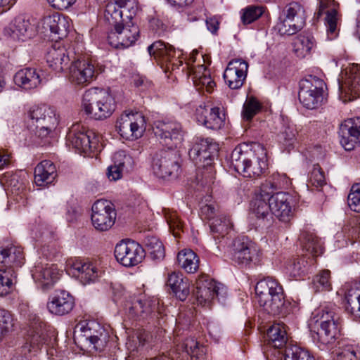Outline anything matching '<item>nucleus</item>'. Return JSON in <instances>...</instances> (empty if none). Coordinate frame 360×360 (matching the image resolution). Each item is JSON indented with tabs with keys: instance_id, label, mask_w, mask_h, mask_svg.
<instances>
[{
	"instance_id": "nucleus-39",
	"label": "nucleus",
	"mask_w": 360,
	"mask_h": 360,
	"mask_svg": "<svg viewBox=\"0 0 360 360\" xmlns=\"http://www.w3.org/2000/svg\"><path fill=\"white\" fill-rule=\"evenodd\" d=\"M167 284L181 301H184L190 294L189 280L180 272L168 274Z\"/></svg>"
},
{
	"instance_id": "nucleus-15",
	"label": "nucleus",
	"mask_w": 360,
	"mask_h": 360,
	"mask_svg": "<svg viewBox=\"0 0 360 360\" xmlns=\"http://www.w3.org/2000/svg\"><path fill=\"white\" fill-rule=\"evenodd\" d=\"M116 217L115 206L109 200H97L91 207V224L98 231L109 230L115 224Z\"/></svg>"
},
{
	"instance_id": "nucleus-34",
	"label": "nucleus",
	"mask_w": 360,
	"mask_h": 360,
	"mask_svg": "<svg viewBox=\"0 0 360 360\" xmlns=\"http://www.w3.org/2000/svg\"><path fill=\"white\" fill-rule=\"evenodd\" d=\"M189 75L192 77L195 87L200 90L205 89L207 92L211 93L214 86L215 82L211 77L210 72L204 65H193L190 62L186 63Z\"/></svg>"
},
{
	"instance_id": "nucleus-59",
	"label": "nucleus",
	"mask_w": 360,
	"mask_h": 360,
	"mask_svg": "<svg viewBox=\"0 0 360 360\" xmlns=\"http://www.w3.org/2000/svg\"><path fill=\"white\" fill-rule=\"evenodd\" d=\"M252 209L258 219H264L270 216V202L265 199H261L256 197L252 202Z\"/></svg>"
},
{
	"instance_id": "nucleus-27",
	"label": "nucleus",
	"mask_w": 360,
	"mask_h": 360,
	"mask_svg": "<svg viewBox=\"0 0 360 360\" xmlns=\"http://www.w3.org/2000/svg\"><path fill=\"white\" fill-rule=\"evenodd\" d=\"M60 271L55 264H37L32 271V278L43 290L50 289L60 278Z\"/></svg>"
},
{
	"instance_id": "nucleus-46",
	"label": "nucleus",
	"mask_w": 360,
	"mask_h": 360,
	"mask_svg": "<svg viewBox=\"0 0 360 360\" xmlns=\"http://www.w3.org/2000/svg\"><path fill=\"white\" fill-rule=\"evenodd\" d=\"M313 259L304 257L290 260L286 265V271L290 276L295 278L301 277L310 271Z\"/></svg>"
},
{
	"instance_id": "nucleus-42",
	"label": "nucleus",
	"mask_w": 360,
	"mask_h": 360,
	"mask_svg": "<svg viewBox=\"0 0 360 360\" xmlns=\"http://www.w3.org/2000/svg\"><path fill=\"white\" fill-rule=\"evenodd\" d=\"M72 268L75 273H77V276L84 285L94 282L100 275L97 267L89 262L77 260L72 264Z\"/></svg>"
},
{
	"instance_id": "nucleus-11",
	"label": "nucleus",
	"mask_w": 360,
	"mask_h": 360,
	"mask_svg": "<svg viewBox=\"0 0 360 360\" xmlns=\"http://www.w3.org/2000/svg\"><path fill=\"white\" fill-rule=\"evenodd\" d=\"M322 79L316 77L302 79L300 82L299 100L308 109H315L323 101V86Z\"/></svg>"
},
{
	"instance_id": "nucleus-62",
	"label": "nucleus",
	"mask_w": 360,
	"mask_h": 360,
	"mask_svg": "<svg viewBox=\"0 0 360 360\" xmlns=\"http://www.w3.org/2000/svg\"><path fill=\"white\" fill-rule=\"evenodd\" d=\"M303 12V7L299 3L291 2L285 6L281 15L300 22Z\"/></svg>"
},
{
	"instance_id": "nucleus-40",
	"label": "nucleus",
	"mask_w": 360,
	"mask_h": 360,
	"mask_svg": "<svg viewBox=\"0 0 360 360\" xmlns=\"http://www.w3.org/2000/svg\"><path fill=\"white\" fill-rule=\"evenodd\" d=\"M231 227L232 223L226 216L218 215L216 219H213V221L210 223V228L217 244L223 245V243H228L229 238L226 236Z\"/></svg>"
},
{
	"instance_id": "nucleus-61",
	"label": "nucleus",
	"mask_w": 360,
	"mask_h": 360,
	"mask_svg": "<svg viewBox=\"0 0 360 360\" xmlns=\"http://www.w3.org/2000/svg\"><path fill=\"white\" fill-rule=\"evenodd\" d=\"M264 13V8L259 6H249L242 11L241 20L243 24H250L257 20Z\"/></svg>"
},
{
	"instance_id": "nucleus-9",
	"label": "nucleus",
	"mask_w": 360,
	"mask_h": 360,
	"mask_svg": "<svg viewBox=\"0 0 360 360\" xmlns=\"http://www.w3.org/2000/svg\"><path fill=\"white\" fill-rule=\"evenodd\" d=\"M114 27L108 36L109 44L116 49H126L132 46L139 36V27L133 21L108 23Z\"/></svg>"
},
{
	"instance_id": "nucleus-10",
	"label": "nucleus",
	"mask_w": 360,
	"mask_h": 360,
	"mask_svg": "<svg viewBox=\"0 0 360 360\" xmlns=\"http://www.w3.org/2000/svg\"><path fill=\"white\" fill-rule=\"evenodd\" d=\"M99 73V69L92 60L75 58L69 67L68 78L72 85L85 86L95 80Z\"/></svg>"
},
{
	"instance_id": "nucleus-19",
	"label": "nucleus",
	"mask_w": 360,
	"mask_h": 360,
	"mask_svg": "<svg viewBox=\"0 0 360 360\" xmlns=\"http://www.w3.org/2000/svg\"><path fill=\"white\" fill-rule=\"evenodd\" d=\"M148 51L151 56L159 63L166 65L167 68L174 70L183 65L182 60L179 59L180 51H176L174 48L162 41H157L148 47Z\"/></svg>"
},
{
	"instance_id": "nucleus-5",
	"label": "nucleus",
	"mask_w": 360,
	"mask_h": 360,
	"mask_svg": "<svg viewBox=\"0 0 360 360\" xmlns=\"http://www.w3.org/2000/svg\"><path fill=\"white\" fill-rule=\"evenodd\" d=\"M181 162L182 160L177 151L161 150L153 158L152 169L159 178H176L181 171Z\"/></svg>"
},
{
	"instance_id": "nucleus-54",
	"label": "nucleus",
	"mask_w": 360,
	"mask_h": 360,
	"mask_svg": "<svg viewBox=\"0 0 360 360\" xmlns=\"http://www.w3.org/2000/svg\"><path fill=\"white\" fill-rule=\"evenodd\" d=\"M181 348L183 351L189 355L192 360H204L205 349L200 346L199 343L194 338H188L183 343Z\"/></svg>"
},
{
	"instance_id": "nucleus-56",
	"label": "nucleus",
	"mask_w": 360,
	"mask_h": 360,
	"mask_svg": "<svg viewBox=\"0 0 360 360\" xmlns=\"http://www.w3.org/2000/svg\"><path fill=\"white\" fill-rule=\"evenodd\" d=\"M145 246L153 259H160L165 257V248L162 242L155 236H148L145 239Z\"/></svg>"
},
{
	"instance_id": "nucleus-31",
	"label": "nucleus",
	"mask_w": 360,
	"mask_h": 360,
	"mask_svg": "<svg viewBox=\"0 0 360 360\" xmlns=\"http://www.w3.org/2000/svg\"><path fill=\"white\" fill-rule=\"evenodd\" d=\"M24 255L21 247L11 243L0 244V262L3 268L20 267L24 264Z\"/></svg>"
},
{
	"instance_id": "nucleus-14",
	"label": "nucleus",
	"mask_w": 360,
	"mask_h": 360,
	"mask_svg": "<svg viewBox=\"0 0 360 360\" xmlns=\"http://www.w3.org/2000/svg\"><path fill=\"white\" fill-rule=\"evenodd\" d=\"M153 130L155 136L169 148L181 143L184 134L181 123L169 117L156 120Z\"/></svg>"
},
{
	"instance_id": "nucleus-44",
	"label": "nucleus",
	"mask_w": 360,
	"mask_h": 360,
	"mask_svg": "<svg viewBox=\"0 0 360 360\" xmlns=\"http://www.w3.org/2000/svg\"><path fill=\"white\" fill-rule=\"evenodd\" d=\"M266 337L269 343L274 347V349L282 350V347L286 345L288 336L285 326L283 323H276L267 330Z\"/></svg>"
},
{
	"instance_id": "nucleus-13",
	"label": "nucleus",
	"mask_w": 360,
	"mask_h": 360,
	"mask_svg": "<svg viewBox=\"0 0 360 360\" xmlns=\"http://www.w3.org/2000/svg\"><path fill=\"white\" fill-rule=\"evenodd\" d=\"M138 11L136 0H115L108 3L104 18L108 23L132 21Z\"/></svg>"
},
{
	"instance_id": "nucleus-52",
	"label": "nucleus",
	"mask_w": 360,
	"mask_h": 360,
	"mask_svg": "<svg viewBox=\"0 0 360 360\" xmlns=\"http://www.w3.org/2000/svg\"><path fill=\"white\" fill-rule=\"evenodd\" d=\"M346 310L360 316V283H355L346 294Z\"/></svg>"
},
{
	"instance_id": "nucleus-36",
	"label": "nucleus",
	"mask_w": 360,
	"mask_h": 360,
	"mask_svg": "<svg viewBox=\"0 0 360 360\" xmlns=\"http://www.w3.org/2000/svg\"><path fill=\"white\" fill-rule=\"evenodd\" d=\"M47 331L46 323L38 319L35 322L32 323L28 337L27 338V347L30 352H36L47 340Z\"/></svg>"
},
{
	"instance_id": "nucleus-1",
	"label": "nucleus",
	"mask_w": 360,
	"mask_h": 360,
	"mask_svg": "<svg viewBox=\"0 0 360 360\" xmlns=\"http://www.w3.org/2000/svg\"><path fill=\"white\" fill-rule=\"evenodd\" d=\"M255 293L259 305L268 314L284 315L287 313L283 289L276 279L267 277L258 281Z\"/></svg>"
},
{
	"instance_id": "nucleus-3",
	"label": "nucleus",
	"mask_w": 360,
	"mask_h": 360,
	"mask_svg": "<svg viewBox=\"0 0 360 360\" xmlns=\"http://www.w3.org/2000/svg\"><path fill=\"white\" fill-rule=\"evenodd\" d=\"M335 307H324L312 312L309 321L311 328L319 326L316 332L319 341L323 345L331 343L340 332Z\"/></svg>"
},
{
	"instance_id": "nucleus-18",
	"label": "nucleus",
	"mask_w": 360,
	"mask_h": 360,
	"mask_svg": "<svg viewBox=\"0 0 360 360\" xmlns=\"http://www.w3.org/2000/svg\"><path fill=\"white\" fill-rule=\"evenodd\" d=\"M339 89L352 101L360 97V65L352 64L341 71L338 78Z\"/></svg>"
},
{
	"instance_id": "nucleus-45",
	"label": "nucleus",
	"mask_w": 360,
	"mask_h": 360,
	"mask_svg": "<svg viewBox=\"0 0 360 360\" xmlns=\"http://www.w3.org/2000/svg\"><path fill=\"white\" fill-rule=\"evenodd\" d=\"M281 127L278 134L280 142L287 147L292 146L296 139L297 129L288 117L281 115Z\"/></svg>"
},
{
	"instance_id": "nucleus-51",
	"label": "nucleus",
	"mask_w": 360,
	"mask_h": 360,
	"mask_svg": "<svg viewBox=\"0 0 360 360\" xmlns=\"http://www.w3.org/2000/svg\"><path fill=\"white\" fill-rule=\"evenodd\" d=\"M16 283L15 270L12 268L0 269V297L9 294Z\"/></svg>"
},
{
	"instance_id": "nucleus-63",
	"label": "nucleus",
	"mask_w": 360,
	"mask_h": 360,
	"mask_svg": "<svg viewBox=\"0 0 360 360\" xmlns=\"http://www.w3.org/2000/svg\"><path fill=\"white\" fill-rule=\"evenodd\" d=\"M360 351L354 345H347L337 353L336 360H359Z\"/></svg>"
},
{
	"instance_id": "nucleus-41",
	"label": "nucleus",
	"mask_w": 360,
	"mask_h": 360,
	"mask_svg": "<svg viewBox=\"0 0 360 360\" xmlns=\"http://www.w3.org/2000/svg\"><path fill=\"white\" fill-rule=\"evenodd\" d=\"M56 176V166L50 160L41 161L34 169V182L38 186L53 183Z\"/></svg>"
},
{
	"instance_id": "nucleus-48",
	"label": "nucleus",
	"mask_w": 360,
	"mask_h": 360,
	"mask_svg": "<svg viewBox=\"0 0 360 360\" xmlns=\"http://www.w3.org/2000/svg\"><path fill=\"white\" fill-rule=\"evenodd\" d=\"M177 262L179 266L188 274H194L199 268V258L190 249L180 251L177 255Z\"/></svg>"
},
{
	"instance_id": "nucleus-23",
	"label": "nucleus",
	"mask_w": 360,
	"mask_h": 360,
	"mask_svg": "<svg viewBox=\"0 0 360 360\" xmlns=\"http://www.w3.org/2000/svg\"><path fill=\"white\" fill-rule=\"evenodd\" d=\"M248 63L240 58L231 60L224 72V79L226 84L231 89L242 87L247 77Z\"/></svg>"
},
{
	"instance_id": "nucleus-4",
	"label": "nucleus",
	"mask_w": 360,
	"mask_h": 360,
	"mask_svg": "<svg viewBox=\"0 0 360 360\" xmlns=\"http://www.w3.org/2000/svg\"><path fill=\"white\" fill-rule=\"evenodd\" d=\"M28 115L30 129L41 138L47 137L58 122L55 109L44 104L32 106Z\"/></svg>"
},
{
	"instance_id": "nucleus-33",
	"label": "nucleus",
	"mask_w": 360,
	"mask_h": 360,
	"mask_svg": "<svg viewBox=\"0 0 360 360\" xmlns=\"http://www.w3.org/2000/svg\"><path fill=\"white\" fill-rule=\"evenodd\" d=\"M319 8L315 13L319 18L323 13H326L325 18L327 27V37L329 40L334 39L338 36V12L335 8L333 0H319Z\"/></svg>"
},
{
	"instance_id": "nucleus-47",
	"label": "nucleus",
	"mask_w": 360,
	"mask_h": 360,
	"mask_svg": "<svg viewBox=\"0 0 360 360\" xmlns=\"http://www.w3.org/2000/svg\"><path fill=\"white\" fill-rule=\"evenodd\" d=\"M124 309L129 319L144 317L151 311V305L149 301H143L141 298H134L132 301H127L124 304Z\"/></svg>"
},
{
	"instance_id": "nucleus-64",
	"label": "nucleus",
	"mask_w": 360,
	"mask_h": 360,
	"mask_svg": "<svg viewBox=\"0 0 360 360\" xmlns=\"http://www.w3.org/2000/svg\"><path fill=\"white\" fill-rule=\"evenodd\" d=\"M347 201L351 210L360 212V184H356L352 186Z\"/></svg>"
},
{
	"instance_id": "nucleus-38",
	"label": "nucleus",
	"mask_w": 360,
	"mask_h": 360,
	"mask_svg": "<svg viewBox=\"0 0 360 360\" xmlns=\"http://www.w3.org/2000/svg\"><path fill=\"white\" fill-rule=\"evenodd\" d=\"M41 71L27 68L18 71L13 79L18 86L25 90H30L37 88L41 83Z\"/></svg>"
},
{
	"instance_id": "nucleus-55",
	"label": "nucleus",
	"mask_w": 360,
	"mask_h": 360,
	"mask_svg": "<svg viewBox=\"0 0 360 360\" xmlns=\"http://www.w3.org/2000/svg\"><path fill=\"white\" fill-rule=\"evenodd\" d=\"M164 217L169 226V230L175 237H177L181 231H183L184 224L178 216L176 212L163 209Z\"/></svg>"
},
{
	"instance_id": "nucleus-53",
	"label": "nucleus",
	"mask_w": 360,
	"mask_h": 360,
	"mask_svg": "<svg viewBox=\"0 0 360 360\" xmlns=\"http://www.w3.org/2000/svg\"><path fill=\"white\" fill-rule=\"evenodd\" d=\"M280 21L276 24V29L281 35H292L296 34L302 27V22H297L290 18L279 17Z\"/></svg>"
},
{
	"instance_id": "nucleus-58",
	"label": "nucleus",
	"mask_w": 360,
	"mask_h": 360,
	"mask_svg": "<svg viewBox=\"0 0 360 360\" xmlns=\"http://www.w3.org/2000/svg\"><path fill=\"white\" fill-rule=\"evenodd\" d=\"M262 108L259 101L253 96L248 97L243 109V117L246 120H250Z\"/></svg>"
},
{
	"instance_id": "nucleus-30",
	"label": "nucleus",
	"mask_w": 360,
	"mask_h": 360,
	"mask_svg": "<svg viewBox=\"0 0 360 360\" xmlns=\"http://www.w3.org/2000/svg\"><path fill=\"white\" fill-rule=\"evenodd\" d=\"M133 158L124 150L116 152L112 157V165L108 167L107 176L111 181L122 178L123 172H129L134 167Z\"/></svg>"
},
{
	"instance_id": "nucleus-29",
	"label": "nucleus",
	"mask_w": 360,
	"mask_h": 360,
	"mask_svg": "<svg viewBox=\"0 0 360 360\" xmlns=\"http://www.w3.org/2000/svg\"><path fill=\"white\" fill-rule=\"evenodd\" d=\"M256 151L257 148L252 150L246 143L238 145L231 153V167L243 174L244 172H247L248 164L252 163V160H255Z\"/></svg>"
},
{
	"instance_id": "nucleus-26",
	"label": "nucleus",
	"mask_w": 360,
	"mask_h": 360,
	"mask_svg": "<svg viewBox=\"0 0 360 360\" xmlns=\"http://www.w3.org/2000/svg\"><path fill=\"white\" fill-rule=\"evenodd\" d=\"M44 32L48 31L52 34L51 37L56 39H62L67 36L70 27V20L58 13L45 16L41 21Z\"/></svg>"
},
{
	"instance_id": "nucleus-35",
	"label": "nucleus",
	"mask_w": 360,
	"mask_h": 360,
	"mask_svg": "<svg viewBox=\"0 0 360 360\" xmlns=\"http://www.w3.org/2000/svg\"><path fill=\"white\" fill-rule=\"evenodd\" d=\"M5 33L16 41H25L32 35V27L24 15L16 16L5 29Z\"/></svg>"
},
{
	"instance_id": "nucleus-25",
	"label": "nucleus",
	"mask_w": 360,
	"mask_h": 360,
	"mask_svg": "<svg viewBox=\"0 0 360 360\" xmlns=\"http://www.w3.org/2000/svg\"><path fill=\"white\" fill-rule=\"evenodd\" d=\"M340 142L345 150L350 151L360 142V117L345 120L340 125Z\"/></svg>"
},
{
	"instance_id": "nucleus-17",
	"label": "nucleus",
	"mask_w": 360,
	"mask_h": 360,
	"mask_svg": "<svg viewBox=\"0 0 360 360\" xmlns=\"http://www.w3.org/2000/svg\"><path fill=\"white\" fill-rule=\"evenodd\" d=\"M117 261L126 267L136 266L145 257L144 249L134 240H122L115 248Z\"/></svg>"
},
{
	"instance_id": "nucleus-22",
	"label": "nucleus",
	"mask_w": 360,
	"mask_h": 360,
	"mask_svg": "<svg viewBox=\"0 0 360 360\" xmlns=\"http://www.w3.org/2000/svg\"><path fill=\"white\" fill-rule=\"evenodd\" d=\"M195 118L200 124L212 130L220 129L225 123V114L219 108H212L205 104L196 108Z\"/></svg>"
},
{
	"instance_id": "nucleus-28",
	"label": "nucleus",
	"mask_w": 360,
	"mask_h": 360,
	"mask_svg": "<svg viewBox=\"0 0 360 360\" xmlns=\"http://www.w3.org/2000/svg\"><path fill=\"white\" fill-rule=\"evenodd\" d=\"M75 306L73 297L65 290L56 291L49 297L47 309L49 312L58 316H63L70 313Z\"/></svg>"
},
{
	"instance_id": "nucleus-12",
	"label": "nucleus",
	"mask_w": 360,
	"mask_h": 360,
	"mask_svg": "<svg viewBox=\"0 0 360 360\" xmlns=\"http://www.w3.org/2000/svg\"><path fill=\"white\" fill-rule=\"evenodd\" d=\"M194 294L200 304L206 305L214 299L223 301L226 295V288L207 276H202L196 281Z\"/></svg>"
},
{
	"instance_id": "nucleus-8",
	"label": "nucleus",
	"mask_w": 360,
	"mask_h": 360,
	"mask_svg": "<svg viewBox=\"0 0 360 360\" xmlns=\"http://www.w3.org/2000/svg\"><path fill=\"white\" fill-rule=\"evenodd\" d=\"M219 151V145L210 138L197 137L189 149L190 159L198 167L211 166Z\"/></svg>"
},
{
	"instance_id": "nucleus-7",
	"label": "nucleus",
	"mask_w": 360,
	"mask_h": 360,
	"mask_svg": "<svg viewBox=\"0 0 360 360\" xmlns=\"http://www.w3.org/2000/svg\"><path fill=\"white\" fill-rule=\"evenodd\" d=\"M98 138L92 130L84 127L73 124L67 134V145L75 148L79 153L89 154L97 148Z\"/></svg>"
},
{
	"instance_id": "nucleus-37",
	"label": "nucleus",
	"mask_w": 360,
	"mask_h": 360,
	"mask_svg": "<svg viewBox=\"0 0 360 360\" xmlns=\"http://www.w3.org/2000/svg\"><path fill=\"white\" fill-rule=\"evenodd\" d=\"M268 360H314L309 352L297 345H286L283 350L274 349Z\"/></svg>"
},
{
	"instance_id": "nucleus-16",
	"label": "nucleus",
	"mask_w": 360,
	"mask_h": 360,
	"mask_svg": "<svg viewBox=\"0 0 360 360\" xmlns=\"http://www.w3.org/2000/svg\"><path fill=\"white\" fill-rule=\"evenodd\" d=\"M228 248L232 261L241 266L250 264L258 254L255 243L245 236L233 239L229 243Z\"/></svg>"
},
{
	"instance_id": "nucleus-20",
	"label": "nucleus",
	"mask_w": 360,
	"mask_h": 360,
	"mask_svg": "<svg viewBox=\"0 0 360 360\" xmlns=\"http://www.w3.org/2000/svg\"><path fill=\"white\" fill-rule=\"evenodd\" d=\"M270 207L272 214L283 223H288L293 218V198L288 193L276 192L270 198Z\"/></svg>"
},
{
	"instance_id": "nucleus-49",
	"label": "nucleus",
	"mask_w": 360,
	"mask_h": 360,
	"mask_svg": "<svg viewBox=\"0 0 360 360\" xmlns=\"http://www.w3.org/2000/svg\"><path fill=\"white\" fill-rule=\"evenodd\" d=\"M316 46L314 37L311 34H300L293 43L294 51L297 57L304 58L311 54Z\"/></svg>"
},
{
	"instance_id": "nucleus-57",
	"label": "nucleus",
	"mask_w": 360,
	"mask_h": 360,
	"mask_svg": "<svg viewBox=\"0 0 360 360\" xmlns=\"http://www.w3.org/2000/svg\"><path fill=\"white\" fill-rule=\"evenodd\" d=\"M312 288L315 292L331 290L330 272L322 270L313 278Z\"/></svg>"
},
{
	"instance_id": "nucleus-6",
	"label": "nucleus",
	"mask_w": 360,
	"mask_h": 360,
	"mask_svg": "<svg viewBox=\"0 0 360 360\" xmlns=\"http://www.w3.org/2000/svg\"><path fill=\"white\" fill-rule=\"evenodd\" d=\"M116 128L123 139L136 140L141 138L146 131V121L140 112H125L117 119Z\"/></svg>"
},
{
	"instance_id": "nucleus-21",
	"label": "nucleus",
	"mask_w": 360,
	"mask_h": 360,
	"mask_svg": "<svg viewBox=\"0 0 360 360\" xmlns=\"http://www.w3.org/2000/svg\"><path fill=\"white\" fill-rule=\"evenodd\" d=\"M76 330L84 333L83 336L93 345V348L101 352L105 347L109 335L101 325L94 321L82 322L77 325Z\"/></svg>"
},
{
	"instance_id": "nucleus-2",
	"label": "nucleus",
	"mask_w": 360,
	"mask_h": 360,
	"mask_svg": "<svg viewBox=\"0 0 360 360\" xmlns=\"http://www.w3.org/2000/svg\"><path fill=\"white\" fill-rule=\"evenodd\" d=\"M82 110L91 118L101 120L109 117L115 110V102L105 89L91 88L82 97Z\"/></svg>"
},
{
	"instance_id": "nucleus-24",
	"label": "nucleus",
	"mask_w": 360,
	"mask_h": 360,
	"mask_svg": "<svg viewBox=\"0 0 360 360\" xmlns=\"http://www.w3.org/2000/svg\"><path fill=\"white\" fill-rule=\"evenodd\" d=\"M75 53L56 42L51 46L46 54L49 66L57 72H61L68 68L70 63L75 59Z\"/></svg>"
},
{
	"instance_id": "nucleus-60",
	"label": "nucleus",
	"mask_w": 360,
	"mask_h": 360,
	"mask_svg": "<svg viewBox=\"0 0 360 360\" xmlns=\"http://www.w3.org/2000/svg\"><path fill=\"white\" fill-rule=\"evenodd\" d=\"M13 326L12 314L0 308V340L13 330Z\"/></svg>"
},
{
	"instance_id": "nucleus-32",
	"label": "nucleus",
	"mask_w": 360,
	"mask_h": 360,
	"mask_svg": "<svg viewBox=\"0 0 360 360\" xmlns=\"http://www.w3.org/2000/svg\"><path fill=\"white\" fill-rule=\"evenodd\" d=\"M319 8L315 13L319 18L323 13H326L325 18L327 27V37L329 40L334 39L338 36V12L335 8L333 0H319Z\"/></svg>"
},
{
	"instance_id": "nucleus-50",
	"label": "nucleus",
	"mask_w": 360,
	"mask_h": 360,
	"mask_svg": "<svg viewBox=\"0 0 360 360\" xmlns=\"http://www.w3.org/2000/svg\"><path fill=\"white\" fill-rule=\"evenodd\" d=\"M300 240L303 250L313 257L319 256L323 253V246L321 240L314 233H302Z\"/></svg>"
},
{
	"instance_id": "nucleus-43",
	"label": "nucleus",
	"mask_w": 360,
	"mask_h": 360,
	"mask_svg": "<svg viewBox=\"0 0 360 360\" xmlns=\"http://www.w3.org/2000/svg\"><path fill=\"white\" fill-rule=\"evenodd\" d=\"M266 161V150L263 147L258 146L255 160H252V163L248 164L247 172H244L243 175L249 178L259 176L267 167Z\"/></svg>"
}]
</instances>
